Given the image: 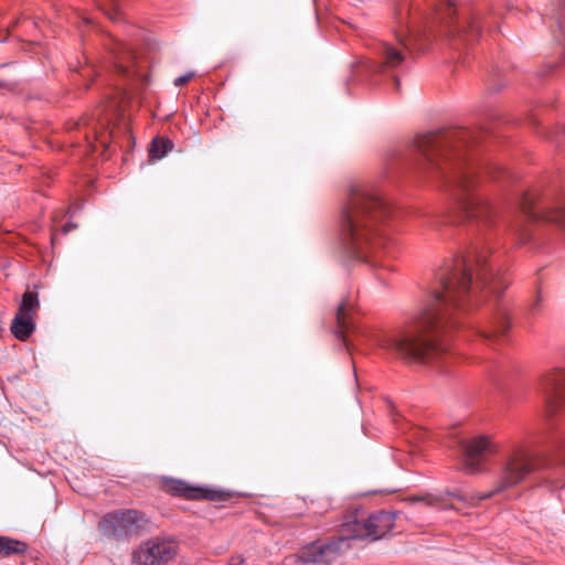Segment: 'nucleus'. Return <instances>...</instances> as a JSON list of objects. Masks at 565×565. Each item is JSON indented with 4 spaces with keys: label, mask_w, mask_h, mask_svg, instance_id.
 <instances>
[{
    "label": "nucleus",
    "mask_w": 565,
    "mask_h": 565,
    "mask_svg": "<svg viewBox=\"0 0 565 565\" xmlns=\"http://www.w3.org/2000/svg\"><path fill=\"white\" fill-rule=\"evenodd\" d=\"M177 554V544L170 540H149L135 553L134 558L140 565L168 563Z\"/></svg>",
    "instance_id": "nucleus-10"
},
{
    "label": "nucleus",
    "mask_w": 565,
    "mask_h": 565,
    "mask_svg": "<svg viewBox=\"0 0 565 565\" xmlns=\"http://www.w3.org/2000/svg\"><path fill=\"white\" fill-rule=\"evenodd\" d=\"M149 520L146 515L134 509L119 510L108 513L99 521L102 533L109 537L124 539L138 535L146 531Z\"/></svg>",
    "instance_id": "nucleus-9"
},
{
    "label": "nucleus",
    "mask_w": 565,
    "mask_h": 565,
    "mask_svg": "<svg viewBox=\"0 0 565 565\" xmlns=\"http://www.w3.org/2000/svg\"><path fill=\"white\" fill-rule=\"evenodd\" d=\"M398 46L392 45L386 42H380L376 46V52L381 56L382 62L376 65L379 71L385 68H395L399 66L404 60V49H406V44L399 39Z\"/></svg>",
    "instance_id": "nucleus-14"
},
{
    "label": "nucleus",
    "mask_w": 565,
    "mask_h": 565,
    "mask_svg": "<svg viewBox=\"0 0 565 565\" xmlns=\"http://www.w3.org/2000/svg\"><path fill=\"white\" fill-rule=\"evenodd\" d=\"M10 330L14 338L25 341L35 330V318L17 313L11 322Z\"/></svg>",
    "instance_id": "nucleus-16"
},
{
    "label": "nucleus",
    "mask_w": 565,
    "mask_h": 565,
    "mask_svg": "<svg viewBox=\"0 0 565 565\" xmlns=\"http://www.w3.org/2000/svg\"><path fill=\"white\" fill-rule=\"evenodd\" d=\"M167 490L177 497L190 500L217 501L224 499L223 492L209 488L192 487L181 480H171L167 483Z\"/></svg>",
    "instance_id": "nucleus-12"
},
{
    "label": "nucleus",
    "mask_w": 565,
    "mask_h": 565,
    "mask_svg": "<svg viewBox=\"0 0 565 565\" xmlns=\"http://www.w3.org/2000/svg\"><path fill=\"white\" fill-rule=\"evenodd\" d=\"M546 461L537 456L529 455L525 452H518L511 455L504 461L500 475L494 482L491 491L479 493H466L461 489L456 488L452 491H445L438 495L427 494L425 497H414L412 501H425L427 505L438 507L441 505L447 497L455 498L468 505H476L482 500L490 499L503 491L511 489L521 483L530 473L540 470L546 466Z\"/></svg>",
    "instance_id": "nucleus-4"
},
{
    "label": "nucleus",
    "mask_w": 565,
    "mask_h": 565,
    "mask_svg": "<svg viewBox=\"0 0 565 565\" xmlns=\"http://www.w3.org/2000/svg\"><path fill=\"white\" fill-rule=\"evenodd\" d=\"M395 512L377 511L369 514L367 531L372 541L384 537L394 527Z\"/></svg>",
    "instance_id": "nucleus-13"
},
{
    "label": "nucleus",
    "mask_w": 565,
    "mask_h": 565,
    "mask_svg": "<svg viewBox=\"0 0 565 565\" xmlns=\"http://www.w3.org/2000/svg\"><path fill=\"white\" fill-rule=\"evenodd\" d=\"M563 3H565V1ZM552 6H553L552 11L545 13L546 17L550 15V19H553L554 18L553 15L558 17V14L561 13V11H562V9L564 7V4H562L561 8L558 9L557 8V0H553Z\"/></svg>",
    "instance_id": "nucleus-25"
},
{
    "label": "nucleus",
    "mask_w": 565,
    "mask_h": 565,
    "mask_svg": "<svg viewBox=\"0 0 565 565\" xmlns=\"http://www.w3.org/2000/svg\"><path fill=\"white\" fill-rule=\"evenodd\" d=\"M228 565H245V559L239 555L233 556L230 559Z\"/></svg>",
    "instance_id": "nucleus-27"
},
{
    "label": "nucleus",
    "mask_w": 565,
    "mask_h": 565,
    "mask_svg": "<svg viewBox=\"0 0 565 565\" xmlns=\"http://www.w3.org/2000/svg\"><path fill=\"white\" fill-rule=\"evenodd\" d=\"M98 7L108 15L113 21L119 20V8L117 0H96Z\"/></svg>",
    "instance_id": "nucleus-22"
},
{
    "label": "nucleus",
    "mask_w": 565,
    "mask_h": 565,
    "mask_svg": "<svg viewBox=\"0 0 565 565\" xmlns=\"http://www.w3.org/2000/svg\"><path fill=\"white\" fill-rule=\"evenodd\" d=\"M519 210L520 215L511 225V231L519 237V244L529 241L531 223L544 221L565 231V195L545 203L535 193L525 192L520 199Z\"/></svg>",
    "instance_id": "nucleus-6"
},
{
    "label": "nucleus",
    "mask_w": 565,
    "mask_h": 565,
    "mask_svg": "<svg viewBox=\"0 0 565 565\" xmlns=\"http://www.w3.org/2000/svg\"><path fill=\"white\" fill-rule=\"evenodd\" d=\"M26 552V544L22 541L0 536V556L19 555Z\"/></svg>",
    "instance_id": "nucleus-19"
},
{
    "label": "nucleus",
    "mask_w": 565,
    "mask_h": 565,
    "mask_svg": "<svg viewBox=\"0 0 565 565\" xmlns=\"http://www.w3.org/2000/svg\"><path fill=\"white\" fill-rule=\"evenodd\" d=\"M40 308L39 295L36 291L26 290L19 306V310L17 313L21 316H29L32 318L36 317L38 310Z\"/></svg>",
    "instance_id": "nucleus-17"
},
{
    "label": "nucleus",
    "mask_w": 565,
    "mask_h": 565,
    "mask_svg": "<svg viewBox=\"0 0 565 565\" xmlns=\"http://www.w3.org/2000/svg\"><path fill=\"white\" fill-rule=\"evenodd\" d=\"M173 148V142L168 138H154L149 148L151 160L162 159Z\"/></svg>",
    "instance_id": "nucleus-20"
},
{
    "label": "nucleus",
    "mask_w": 565,
    "mask_h": 565,
    "mask_svg": "<svg viewBox=\"0 0 565 565\" xmlns=\"http://www.w3.org/2000/svg\"><path fill=\"white\" fill-rule=\"evenodd\" d=\"M111 135H113L111 130H109V131L108 130H102V131L95 130V140L102 147L106 148L109 145Z\"/></svg>",
    "instance_id": "nucleus-23"
},
{
    "label": "nucleus",
    "mask_w": 565,
    "mask_h": 565,
    "mask_svg": "<svg viewBox=\"0 0 565 565\" xmlns=\"http://www.w3.org/2000/svg\"><path fill=\"white\" fill-rule=\"evenodd\" d=\"M391 217L382 198L365 186H352L339 217V238L348 257L391 269L379 259L381 228Z\"/></svg>",
    "instance_id": "nucleus-3"
},
{
    "label": "nucleus",
    "mask_w": 565,
    "mask_h": 565,
    "mask_svg": "<svg viewBox=\"0 0 565 565\" xmlns=\"http://www.w3.org/2000/svg\"><path fill=\"white\" fill-rule=\"evenodd\" d=\"M463 33L469 40L477 38L481 32L480 17L471 15L467 18V28L458 31Z\"/></svg>",
    "instance_id": "nucleus-21"
},
{
    "label": "nucleus",
    "mask_w": 565,
    "mask_h": 565,
    "mask_svg": "<svg viewBox=\"0 0 565 565\" xmlns=\"http://www.w3.org/2000/svg\"><path fill=\"white\" fill-rule=\"evenodd\" d=\"M105 46L109 50V52L115 56L116 58V70L119 74L130 76L129 66L125 65L124 62L126 58H131L132 54L127 49L125 44L121 42H118L117 40L113 38H108L107 42L105 43Z\"/></svg>",
    "instance_id": "nucleus-15"
},
{
    "label": "nucleus",
    "mask_w": 565,
    "mask_h": 565,
    "mask_svg": "<svg viewBox=\"0 0 565 565\" xmlns=\"http://www.w3.org/2000/svg\"><path fill=\"white\" fill-rule=\"evenodd\" d=\"M194 77V73L193 72H189L186 74H183L181 76H178L173 84L177 86V87H181L185 84H188L192 78Z\"/></svg>",
    "instance_id": "nucleus-24"
},
{
    "label": "nucleus",
    "mask_w": 565,
    "mask_h": 565,
    "mask_svg": "<svg viewBox=\"0 0 565 565\" xmlns=\"http://www.w3.org/2000/svg\"><path fill=\"white\" fill-rule=\"evenodd\" d=\"M500 448V444L489 435L480 434L465 438L460 443V469L469 476L486 473L488 459L498 455Z\"/></svg>",
    "instance_id": "nucleus-7"
},
{
    "label": "nucleus",
    "mask_w": 565,
    "mask_h": 565,
    "mask_svg": "<svg viewBox=\"0 0 565 565\" xmlns=\"http://www.w3.org/2000/svg\"><path fill=\"white\" fill-rule=\"evenodd\" d=\"M348 317H349V305L347 301H342L337 308L335 320H337L338 327L335 330V334H337L338 339H340L345 345H348V341L345 338V331L349 328Z\"/></svg>",
    "instance_id": "nucleus-18"
},
{
    "label": "nucleus",
    "mask_w": 565,
    "mask_h": 565,
    "mask_svg": "<svg viewBox=\"0 0 565 565\" xmlns=\"http://www.w3.org/2000/svg\"><path fill=\"white\" fill-rule=\"evenodd\" d=\"M445 4L447 6V14L450 19L451 15L455 13L454 7L456 6V0H444Z\"/></svg>",
    "instance_id": "nucleus-26"
},
{
    "label": "nucleus",
    "mask_w": 565,
    "mask_h": 565,
    "mask_svg": "<svg viewBox=\"0 0 565 565\" xmlns=\"http://www.w3.org/2000/svg\"><path fill=\"white\" fill-rule=\"evenodd\" d=\"M542 413L546 419L565 420V369H552L540 380Z\"/></svg>",
    "instance_id": "nucleus-8"
},
{
    "label": "nucleus",
    "mask_w": 565,
    "mask_h": 565,
    "mask_svg": "<svg viewBox=\"0 0 565 565\" xmlns=\"http://www.w3.org/2000/svg\"><path fill=\"white\" fill-rule=\"evenodd\" d=\"M565 0H557V8L559 9Z\"/></svg>",
    "instance_id": "nucleus-29"
},
{
    "label": "nucleus",
    "mask_w": 565,
    "mask_h": 565,
    "mask_svg": "<svg viewBox=\"0 0 565 565\" xmlns=\"http://www.w3.org/2000/svg\"><path fill=\"white\" fill-rule=\"evenodd\" d=\"M489 248L477 250L473 258L456 257L440 269L437 286L433 288L418 315L411 324L372 333L370 340L380 349L408 362H429L441 347L440 334L458 323V315L469 303L471 273L489 292L500 295L509 281L503 271L488 264Z\"/></svg>",
    "instance_id": "nucleus-1"
},
{
    "label": "nucleus",
    "mask_w": 565,
    "mask_h": 565,
    "mask_svg": "<svg viewBox=\"0 0 565 565\" xmlns=\"http://www.w3.org/2000/svg\"><path fill=\"white\" fill-rule=\"evenodd\" d=\"M509 328L508 311L499 308L491 320L478 327L477 333L488 345L494 347L501 342Z\"/></svg>",
    "instance_id": "nucleus-11"
},
{
    "label": "nucleus",
    "mask_w": 565,
    "mask_h": 565,
    "mask_svg": "<svg viewBox=\"0 0 565 565\" xmlns=\"http://www.w3.org/2000/svg\"><path fill=\"white\" fill-rule=\"evenodd\" d=\"M462 137L463 132L420 134L415 137L413 149L423 158L425 169L447 180L459 212L455 222L476 221L490 226L497 212L488 201L475 194L476 168L466 162L456 145Z\"/></svg>",
    "instance_id": "nucleus-2"
},
{
    "label": "nucleus",
    "mask_w": 565,
    "mask_h": 565,
    "mask_svg": "<svg viewBox=\"0 0 565 565\" xmlns=\"http://www.w3.org/2000/svg\"><path fill=\"white\" fill-rule=\"evenodd\" d=\"M71 227H72V226H71V224H66V225H64V227H63V232H64V233H67V232L71 230Z\"/></svg>",
    "instance_id": "nucleus-28"
},
{
    "label": "nucleus",
    "mask_w": 565,
    "mask_h": 565,
    "mask_svg": "<svg viewBox=\"0 0 565 565\" xmlns=\"http://www.w3.org/2000/svg\"><path fill=\"white\" fill-rule=\"evenodd\" d=\"M369 515L362 510L348 511L340 525L339 536L327 543L313 542L303 547L298 557L302 564L330 565L348 547L349 540L370 539Z\"/></svg>",
    "instance_id": "nucleus-5"
}]
</instances>
